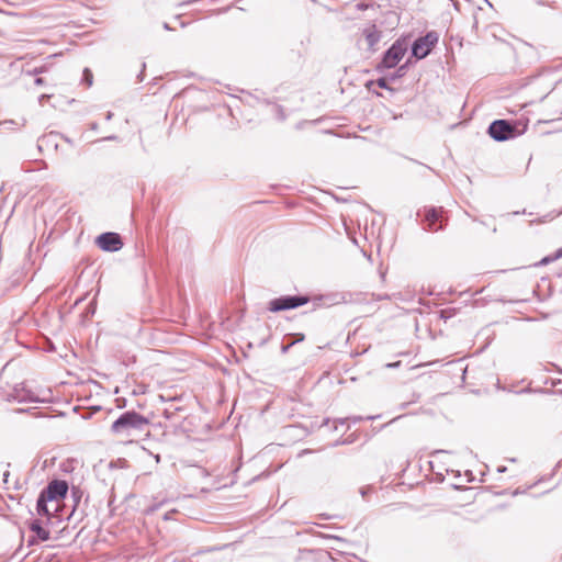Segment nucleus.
I'll return each mask as SVG.
<instances>
[{"label": "nucleus", "instance_id": "f03ea898", "mask_svg": "<svg viewBox=\"0 0 562 562\" xmlns=\"http://www.w3.org/2000/svg\"><path fill=\"white\" fill-rule=\"evenodd\" d=\"M149 422L143 415L136 412H126L122 414L111 426V429L115 434H123L130 429H142L148 425Z\"/></svg>", "mask_w": 562, "mask_h": 562}, {"label": "nucleus", "instance_id": "20e7f679", "mask_svg": "<svg viewBox=\"0 0 562 562\" xmlns=\"http://www.w3.org/2000/svg\"><path fill=\"white\" fill-rule=\"evenodd\" d=\"M310 301L307 296H283L269 302L268 310L270 312H280L284 310L295 308L306 304Z\"/></svg>", "mask_w": 562, "mask_h": 562}, {"label": "nucleus", "instance_id": "9b49d317", "mask_svg": "<svg viewBox=\"0 0 562 562\" xmlns=\"http://www.w3.org/2000/svg\"><path fill=\"white\" fill-rule=\"evenodd\" d=\"M560 258H562V247L560 249H558L554 254L542 258L540 260L539 265H548V263L553 262Z\"/></svg>", "mask_w": 562, "mask_h": 562}, {"label": "nucleus", "instance_id": "f3484780", "mask_svg": "<svg viewBox=\"0 0 562 562\" xmlns=\"http://www.w3.org/2000/svg\"><path fill=\"white\" fill-rule=\"evenodd\" d=\"M164 27H165L166 30H170V27H169V25H168L167 23H165V24H164Z\"/></svg>", "mask_w": 562, "mask_h": 562}, {"label": "nucleus", "instance_id": "1a4fd4ad", "mask_svg": "<svg viewBox=\"0 0 562 562\" xmlns=\"http://www.w3.org/2000/svg\"><path fill=\"white\" fill-rule=\"evenodd\" d=\"M363 35L367 40L369 47H373L381 40V34L374 24L363 29Z\"/></svg>", "mask_w": 562, "mask_h": 562}, {"label": "nucleus", "instance_id": "7ed1b4c3", "mask_svg": "<svg viewBox=\"0 0 562 562\" xmlns=\"http://www.w3.org/2000/svg\"><path fill=\"white\" fill-rule=\"evenodd\" d=\"M438 42L436 32H428L425 36L417 38L412 46V54L418 59L425 58Z\"/></svg>", "mask_w": 562, "mask_h": 562}, {"label": "nucleus", "instance_id": "0eeeda50", "mask_svg": "<svg viewBox=\"0 0 562 562\" xmlns=\"http://www.w3.org/2000/svg\"><path fill=\"white\" fill-rule=\"evenodd\" d=\"M95 243L104 251H117L123 246L121 236L112 232L101 234Z\"/></svg>", "mask_w": 562, "mask_h": 562}, {"label": "nucleus", "instance_id": "2eb2a0df", "mask_svg": "<svg viewBox=\"0 0 562 562\" xmlns=\"http://www.w3.org/2000/svg\"><path fill=\"white\" fill-rule=\"evenodd\" d=\"M379 85H380L381 87H384V86H385V79H380V80H379Z\"/></svg>", "mask_w": 562, "mask_h": 562}, {"label": "nucleus", "instance_id": "6e6552de", "mask_svg": "<svg viewBox=\"0 0 562 562\" xmlns=\"http://www.w3.org/2000/svg\"><path fill=\"white\" fill-rule=\"evenodd\" d=\"M442 211L437 209H429L425 214V221L427 223L428 229L431 232L439 231L442 225Z\"/></svg>", "mask_w": 562, "mask_h": 562}, {"label": "nucleus", "instance_id": "a211bd4d", "mask_svg": "<svg viewBox=\"0 0 562 562\" xmlns=\"http://www.w3.org/2000/svg\"><path fill=\"white\" fill-rule=\"evenodd\" d=\"M145 67H146V64L144 63V64H143V69H142L140 76L143 75Z\"/></svg>", "mask_w": 562, "mask_h": 562}, {"label": "nucleus", "instance_id": "f8f14e48", "mask_svg": "<svg viewBox=\"0 0 562 562\" xmlns=\"http://www.w3.org/2000/svg\"><path fill=\"white\" fill-rule=\"evenodd\" d=\"M93 75L90 69L86 68L82 74V81L88 86H92Z\"/></svg>", "mask_w": 562, "mask_h": 562}, {"label": "nucleus", "instance_id": "f257e3e1", "mask_svg": "<svg viewBox=\"0 0 562 562\" xmlns=\"http://www.w3.org/2000/svg\"><path fill=\"white\" fill-rule=\"evenodd\" d=\"M68 493V483L64 480H53L38 496L36 509L46 517L59 516Z\"/></svg>", "mask_w": 562, "mask_h": 562}, {"label": "nucleus", "instance_id": "423d86ee", "mask_svg": "<svg viewBox=\"0 0 562 562\" xmlns=\"http://www.w3.org/2000/svg\"><path fill=\"white\" fill-rule=\"evenodd\" d=\"M406 53V47L401 43H394L385 53L381 61V66L384 68H394Z\"/></svg>", "mask_w": 562, "mask_h": 562}, {"label": "nucleus", "instance_id": "ddd939ff", "mask_svg": "<svg viewBox=\"0 0 562 562\" xmlns=\"http://www.w3.org/2000/svg\"><path fill=\"white\" fill-rule=\"evenodd\" d=\"M400 364H401V362H400V361H397V362H394V363H389V364H387V367H390V368H396V367H398Z\"/></svg>", "mask_w": 562, "mask_h": 562}, {"label": "nucleus", "instance_id": "dca6fc26", "mask_svg": "<svg viewBox=\"0 0 562 562\" xmlns=\"http://www.w3.org/2000/svg\"><path fill=\"white\" fill-rule=\"evenodd\" d=\"M42 82H43L42 78H36V79H35V83H36V85H41Z\"/></svg>", "mask_w": 562, "mask_h": 562}, {"label": "nucleus", "instance_id": "4468645a", "mask_svg": "<svg viewBox=\"0 0 562 562\" xmlns=\"http://www.w3.org/2000/svg\"><path fill=\"white\" fill-rule=\"evenodd\" d=\"M357 7H358V9H360V10H363V9H367V8H368V5H367V4H363V3H359V4H357Z\"/></svg>", "mask_w": 562, "mask_h": 562}, {"label": "nucleus", "instance_id": "39448f33", "mask_svg": "<svg viewBox=\"0 0 562 562\" xmlns=\"http://www.w3.org/2000/svg\"><path fill=\"white\" fill-rule=\"evenodd\" d=\"M516 127L505 120L494 121L488 128L492 138L496 140H506L515 136Z\"/></svg>", "mask_w": 562, "mask_h": 562}, {"label": "nucleus", "instance_id": "9d476101", "mask_svg": "<svg viewBox=\"0 0 562 562\" xmlns=\"http://www.w3.org/2000/svg\"><path fill=\"white\" fill-rule=\"evenodd\" d=\"M30 528L42 541L49 539V531L44 529L38 522H32Z\"/></svg>", "mask_w": 562, "mask_h": 562}]
</instances>
